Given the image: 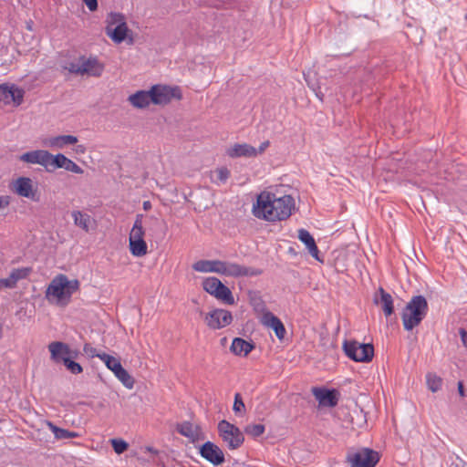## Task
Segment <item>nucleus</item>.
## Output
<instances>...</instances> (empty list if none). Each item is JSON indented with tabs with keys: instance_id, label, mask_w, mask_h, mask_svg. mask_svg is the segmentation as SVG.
Segmentation results:
<instances>
[{
	"instance_id": "nucleus-1",
	"label": "nucleus",
	"mask_w": 467,
	"mask_h": 467,
	"mask_svg": "<svg viewBox=\"0 0 467 467\" xmlns=\"http://www.w3.org/2000/svg\"><path fill=\"white\" fill-rule=\"evenodd\" d=\"M294 208L295 201L291 195L276 197L273 192H263L253 205V213L258 219L276 222L289 218Z\"/></svg>"
},
{
	"instance_id": "nucleus-32",
	"label": "nucleus",
	"mask_w": 467,
	"mask_h": 467,
	"mask_svg": "<svg viewBox=\"0 0 467 467\" xmlns=\"http://www.w3.org/2000/svg\"><path fill=\"white\" fill-rule=\"evenodd\" d=\"M114 375L127 389H131L134 387V379L122 365L114 371Z\"/></svg>"
},
{
	"instance_id": "nucleus-25",
	"label": "nucleus",
	"mask_w": 467,
	"mask_h": 467,
	"mask_svg": "<svg viewBox=\"0 0 467 467\" xmlns=\"http://www.w3.org/2000/svg\"><path fill=\"white\" fill-rule=\"evenodd\" d=\"M71 215L74 219V223L78 227L81 228L85 232H88L90 230L93 220L89 214L80 211H73Z\"/></svg>"
},
{
	"instance_id": "nucleus-23",
	"label": "nucleus",
	"mask_w": 467,
	"mask_h": 467,
	"mask_svg": "<svg viewBox=\"0 0 467 467\" xmlns=\"http://www.w3.org/2000/svg\"><path fill=\"white\" fill-rule=\"evenodd\" d=\"M16 192L19 196L33 199L35 193L33 192V184L30 178L20 177L15 183Z\"/></svg>"
},
{
	"instance_id": "nucleus-13",
	"label": "nucleus",
	"mask_w": 467,
	"mask_h": 467,
	"mask_svg": "<svg viewBox=\"0 0 467 467\" xmlns=\"http://www.w3.org/2000/svg\"><path fill=\"white\" fill-rule=\"evenodd\" d=\"M24 99V90L15 85L8 86L6 84L0 85V104L9 105L13 103L19 106Z\"/></svg>"
},
{
	"instance_id": "nucleus-28",
	"label": "nucleus",
	"mask_w": 467,
	"mask_h": 467,
	"mask_svg": "<svg viewBox=\"0 0 467 467\" xmlns=\"http://www.w3.org/2000/svg\"><path fill=\"white\" fill-rule=\"evenodd\" d=\"M217 286L218 288L214 295V297L227 305H234L235 301L231 290L222 282H220L219 285H217Z\"/></svg>"
},
{
	"instance_id": "nucleus-51",
	"label": "nucleus",
	"mask_w": 467,
	"mask_h": 467,
	"mask_svg": "<svg viewBox=\"0 0 467 467\" xmlns=\"http://www.w3.org/2000/svg\"><path fill=\"white\" fill-rule=\"evenodd\" d=\"M162 224H163L162 223L159 222L158 220H155V225L157 227L161 226Z\"/></svg>"
},
{
	"instance_id": "nucleus-48",
	"label": "nucleus",
	"mask_w": 467,
	"mask_h": 467,
	"mask_svg": "<svg viewBox=\"0 0 467 467\" xmlns=\"http://www.w3.org/2000/svg\"><path fill=\"white\" fill-rule=\"evenodd\" d=\"M458 391H459V394L463 397L464 396V389H463V384L462 381H459L458 382Z\"/></svg>"
},
{
	"instance_id": "nucleus-46",
	"label": "nucleus",
	"mask_w": 467,
	"mask_h": 467,
	"mask_svg": "<svg viewBox=\"0 0 467 467\" xmlns=\"http://www.w3.org/2000/svg\"><path fill=\"white\" fill-rule=\"evenodd\" d=\"M97 357L99 359H101L104 363H106L107 361H109V359L113 358V356H110V355L106 354V353H99Z\"/></svg>"
},
{
	"instance_id": "nucleus-39",
	"label": "nucleus",
	"mask_w": 467,
	"mask_h": 467,
	"mask_svg": "<svg viewBox=\"0 0 467 467\" xmlns=\"http://www.w3.org/2000/svg\"><path fill=\"white\" fill-rule=\"evenodd\" d=\"M111 445L114 451L118 454L123 453L129 447V444L121 439L111 440Z\"/></svg>"
},
{
	"instance_id": "nucleus-15",
	"label": "nucleus",
	"mask_w": 467,
	"mask_h": 467,
	"mask_svg": "<svg viewBox=\"0 0 467 467\" xmlns=\"http://www.w3.org/2000/svg\"><path fill=\"white\" fill-rule=\"evenodd\" d=\"M312 393L321 407H335L338 402V392L335 389L315 387Z\"/></svg>"
},
{
	"instance_id": "nucleus-44",
	"label": "nucleus",
	"mask_w": 467,
	"mask_h": 467,
	"mask_svg": "<svg viewBox=\"0 0 467 467\" xmlns=\"http://www.w3.org/2000/svg\"><path fill=\"white\" fill-rule=\"evenodd\" d=\"M83 2L90 11L98 9V0H83Z\"/></svg>"
},
{
	"instance_id": "nucleus-30",
	"label": "nucleus",
	"mask_w": 467,
	"mask_h": 467,
	"mask_svg": "<svg viewBox=\"0 0 467 467\" xmlns=\"http://www.w3.org/2000/svg\"><path fill=\"white\" fill-rule=\"evenodd\" d=\"M130 254L136 257H141L148 252V246L144 239L129 241Z\"/></svg>"
},
{
	"instance_id": "nucleus-26",
	"label": "nucleus",
	"mask_w": 467,
	"mask_h": 467,
	"mask_svg": "<svg viewBox=\"0 0 467 467\" xmlns=\"http://www.w3.org/2000/svg\"><path fill=\"white\" fill-rule=\"evenodd\" d=\"M231 171L228 168L222 166L216 168L211 175V181L217 186H221L226 183L230 178Z\"/></svg>"
},
{
	"instance_id": "nucleus-14",
	"label": "nucleus",
	"mask_w": 467,
	"mask_h": 467,
	"mask_svg": "<svg viewBox=\"0 0 467 467\" xmlns=\"http://www.w3.org/2000/svg\"><path fill=\"white\" fill-rule=\"evenodd\" d=\"M52 154L45 150H36L31 151H26L23 153L19 159L22 161L30 164H39L44 166L47 171H51L50 170V161H51Z\"/></svg>"
},
{
	"instance_id": "nucleus-33",
	"label": "nucleus",
	"mask_w": 467,
	"mask_h": 467,
	"mask_svg": "<svg viewBox=\"0 0 467 467\" xmlns=\"http://www.w3.org/2000/svg\"><path fill=\"white\" fill-rule=\"evenodd\" d=\"M177 431L181 435L192 439V441H194L198 436L196 428H194L190 421H183L179 424Z\"/></svg>"
},
{
	"instance_id": "nucleus-3",
	"label": "nucleus",
	"mask_w": 467,
	"mask_h": 467,
	"mask_svg": "<svg viewBox=\"0 0 467 467\" xmlns=\"http://www.w3.org/2000/svg\"><path fill=\"white\" fill-rule=\"evenodd\" d=\"M78 288L79 282L77 279L69 280L65 275H58L47 286L46 297L49 301L53 297L57 304L66 306Z\"/></svg>"
},
{
	"instance_id": "nucleus-40",
	"label": "nucleus",
	"mask_w": 467,
	"mask_h": 467,
	"mask_svg": "<svg viewBox=\"0 0 467 467\" xmlns=\"http://www.w3.org/2000/svg\"><path fill=\"white\" fill-rule=\"evenodd\" d=\"M233 410L236 414L242 413L245 410V406L240 393H235L234 395Z\"/></svg>"
},
{
	"instance_id": "nucleus-24",
	"label": "nucleus",
	"mask_w": 467,
	"mask_h": 467,
	"mask_svg": "<svg viewBox=\"0 0 467 467\" xmlns=\"http://www.w3.org/2000/svg\"><path fill=\"white\" fill-rule=\"evenodd\" d=\"M130 104L137 109H144L151 103L150 90H139L129 97Z\"/></svg>"
},
{
	"instance_id": "nucleus-42",
	"label": "nucleus",
	"mask_w": 467,
	"mask_h": 467,
	"mask_svg": "<svg viewBox=\"0 0 467 467\" xmlns=\"http://www.w3.org/2000/svg\"><path fill=\"white\" fill-rule=\"evenodd\" d=\"M15 281L12 279L11 275L7 278H1L0 279V286L2 287H7V288H13L16 286Z\"/></svg>"
},
{
	"instance_id": "nucleus-6",
	"label": "nucleus",
	"mask_w": 467,
	"mask_h": 467,
	"mask_svg": "<svg viewBox=\"0 0 467 467\" xmlns=\"http://www.w3.org/2000/svg\"><path fill=\"white\" fill-rule=\"evenodd\" d=\"M343 350L348 358L356 362H369L374 357V347L370 343L345 340Z\"/></svg>"
},
{
	"instance_id": "nucleus-52",
	"label": "nucleus",
	"mask_w": 467,
	"mask_h": 467,
	"mask_svg": "<svg viewBox=\"0 0 467 467\" xmlns=\"http://www.w3.org/2000/svg\"><path fill=\"white\" fill-rule=\"evenodd\" d=\"M3 337V327L2 325H0V338Z\"/></svg>"
},
{
	"instance_id": "nucleus-11",
	"label": "nucleus",
	"mask_w": 467,
	"mask_h": 467,
	"mask_svg": "<svg viewBox=\"0 0 467 467\" xmlns=\"http://www.w3.org/2000/svg\"><path fill=\"white\" fill-rule=\"evenodd\" d=\"M199 454L213 466H218L225 461L223 450L210 441L204 442L199 447Z\"/></svg>"
},
{
	"instance_id": "nucleus-16",
	"label": "nucleus",
	"mask_w": 467,
	"mask_h": 467,
	"mask_svg": "<svg viewBox=\"0 0 467 467\" xmlns=\"http://www.w3.org/2000/svg\"><path fill=\"white\" fill-rule=\"evenodd\" d=\"M48 349L52 359L57 363H64L65 358H75L78 355L77 351L71 350L67 344L59 341L50 343Z\"/></svg>"
},
{
	"instance_id": "nucleus-38",
	"label": "nucleus",
	"mask_w": 467,
	"mask_h": 467,
	"mask_svg": "<svg viewBox=\"0 0 467 467\" xmlns=\"http://www.w3.org/2000/svg\"><path fill=\"white\" fill-rule=\"evenodd\" d=\"M63 364L72 374L77 375L83 371L81 365L74 361L72 358H65V362Z\"/></svg>"
},
{
	"instance_id": "nucleus-34",
	"label": "nucleus",
	"mask_w": 467,
	"mask_h": 467,
	"mask_svg": "<svg viewBox=\"0 0 467 467\" xmlns=\"http://www.w3.org/2000/svg\"><path fill=\"white\" fill-rule=\"evenodd\" d=\"M220 282L221 281L217 277H206L202 282V288L205 292L214 296L218 288L217 285H219Z\"/></svg>"
},
{
	"instance_id": "nucleus-47",
	"label": "nucleus",
	"mask_w": 467,
	"mask_h": 467,
	"mask_svg": "<svg viewBox=\"0 0 467 467\" xmlns=\"http://www.w3.org/2000/svg\"><path fill=\"white\" fill-rule=\"evenodd\" d=\"M269 146V141L268 140H265L264 142L261 143V145L259 146L257 150V154H260L262 152H264L265 150V149Z\"/></svg>"
},
{
	"instance_id": "nucleus-18",
	"label": "nucleus",
	"mask_w": 467,
	"mask_h": 467,
	"mask_svg": "<svg viewBox=\"0 0 467 467\" xmlns=\"http://www.w3.org/2000/svg\"><path fill=\"white\" fill-rule=\"evenodd\" d=\"M261 322L264 326L270 327L274 330L278 339H283L285 335V327L280 318L275 316L272 312L267 311L263 314Z\"/></svg>"
},
{
	"instance_id": "nucleus-43",
	"label": "nucleus",
	"mask_w": 467,
	"mask_h": 467,
	"mask_svg": "<svg viewBox=\"0 0 467 467\" xmlns=\"http://www.w3.org/2000/svg\"><path fill=\"white\" fill-rule=\"evenodd\" d=\"M83 350L90 358L97 357L99 354L97 349L95 348H93L92 346H90L89 344H85Z\"/></svg>"
},
{
	"instance_id": "nucleus-36",
	"label": "nucleus",
	"mask_w": 467,
	"mask_h": 467,
	"mask_svg": "<svg viewBox=\"0 0 467 467\" xmlns=\"http://www.w3.org/2000/svg\"><path fill=\"white\" fill-rule=\"evenodd\" d=\"M265 428L263 424H248L244 428V432L253 438H257L265 432Z\"/></svg>"
},
{
	"instance_id": "nucleus-17",
	"label": "nucleus",
	"mask_w": 467,
	"mask_h": 467,
	"mask_svg": "<svg viewBox=\"0 0 467 467\" xmlns=\"http://www.w3.org/2000/svg\"><path fill=\"white\" fill-rule=\"evenodd\" d=\"M50 170L51 171L56 169H65L66 171L74 172L76 174H82L83 170L80 166L75 163L72 160L67 158L62 153H57V155L51 157L50 161Z\"/></svg>"
},
{
	"instance_id": "nucleus-8",
	"label": "nucleus",
	"mask_w": 467,
	"mask_h": 467,
	"mask_svg": "<svg viewBox=\"0 0 467 467\" xmlns=\"http://www.w3.org/2000/svg\"><path fill=\"white\" fill-rule=\"evenodd\" d=\"M103 69L104 67L94 57L88 58L80 57L78 62H73L69 65L70 72L80 75L88 74L92 77H100Z\"/></svg>"
},
{
	"instance_id": "nucleus-2",
	"label": "nucleus",
	"mask_w": 467,
	"mask_h": 467,
	"mask_svg": "<svg viewBox=\"0 0 467 467\" xmlns=\"http://www.w3.org/2000/svg\"><path fill=\"white\" fill-rule=\"evenodd\" d=\"M192 268L200 273H217L232 277L256 276L262 274L257 268L220 260H199L192 265Z\"/></svg>"
},
{
	"instance_id": "nucleus-31",
	"label": "nucleus",
	"mask_w": 467,
	"mask_h": 467,
	"mask_svg": "<svg viewBox=\"0 0 467 467\" xmlns=\"http://www.w3.org/2000/svg\"><path fill=\"white\" fill-rule=\"evenodd\" d=\"M47 425L49 427V430L54 434L55 438L57 440H67V439L77 438L79 436L78 432L70 431L66 429H62L60 427L56 426L52 422H48Z\"/></svg>"
},
{
	"instance_id": "nucleus-35",
	"label": "nucleus",
	"mask_w": 467,
	"mask_h": 467,
	"mask_svg": "<svg viewBox=\"0 0 467 467\" xmlns=\"http://www.w3.org/2000/svg\"><path fill=\"white\" fill-rule=\"evenodd\" d=\"M427 386L432 392L438 391L441 388L442 380L435 374L429 373L426 376Z\"/></svg>"
},
{
	"instance_id": "nucleus-37",
	"label": "nucleus",
	"mask_w": 467,
	"mask_h": 467,
	"mask_svg": "<svg viewBox=\"0 0 467 467\" xmlns=\"http://www.w3.org/2000/svg\"><path fill=\"white\" fill-rule=\"evenodd\" d=\"M30 272L31 269L28 267L16 268L12 270L10 275L16 284L19 280L26 278Z\"/></svg>"
},
{
	"instance_id": "nucleus-5",
	"label": "nucleus",
	"mask_w": 467,
	"mask_h": 467,
	"mask_svg": "<svg viewBox=\"0 0 467 467\" xmlns=\"http://www.w3.org/2000/svg\"><path fill=\"white\" fill-rule=\"evenodd\" d=\"M217 429L219 437L229 450H237L243 445L244 441V433L234 424L226 420H222L218 422Z\"/></svg>"
},
{
	"instance_id": "nucleus-20",
	"label": "nucleus",
	"mask_w": 467,
	"mask_h": 467,
	"mask_svg": "<svg viewBox=\"0 0 467 467\" xmlns=\"http://www.w3.org/2000/svg\"><path fill=\"white\" fill-rule=\"evenodd\" d=\"M298 239L306 245L308 250V253L314 257L316 260L322 262L323 260L319 257V250L316 244V241L312 234L306 229L300 228L298 230Z\"/></svg>"
},
{
	"instance_id": "nucleus-27",
	"label": "nucleus",
	"mask_w": 467,
	"mask_h": 467,
	"mask_svg": "<svg viewBox=\"0 0 467 467\" xmlns=\"http://www.w3.org/2000/svg\"><path fill=\"white\" fill-rule=\"evenodd\" d=\"M142 219V214H137L135 222L130 233L129 241H133L135 239H144L145 231L143 229Z\"/></svg>"
},
{
	"instance_id": "nucleus-49",
	"label": "nucleus",
	"mask_w": 467,
	"mask_h": 467,
	"mask_svg": "<svg viewBox=\"0 0 467 467\" xmlns=\"http://www.w3.org/2000/svg\"><path fill=\"white\" fill-rule=\"evenodd\" d=\"M8 204V201L5 197L0 196V209Z\"/></svg>"
},
{
	"instance_id": "nucleus-21",
	"label": "nucleus",
	"mask_w": 467,
	"mask_h": 467,
	"mask_svg": "<svg viewBox=\"0 0 467 467\" xmlns=\"http://www.w3.org/2000/svg\"><path fill=\"white\" fill-rule=\"evenodd\" d=\"M226 153L231 158L255 157L257 150L247 143L234 144L227 149Z\"/></svg>"
},
{
	"instance_id": "nucleus-45",
	"label": "nucleus",
	"mask_w": 467,
	"mask_h": 467,
	"mask_svg": "<svg viewBox=\"0 0 467 467\" xmlns=\"http://www.w3.org/2000/svg\"><path fill=\"white\" fill-rule=\"evenodd\" d=\"M459 334L462 342V345L467 348V331L464 328H460Z\"/></svg>"
},
{
	"instance_id": "nucleus-4",
	"label": "nucleus",
	"mask_w": 467,
	"mask_h": 467,
	"mask_svg": "<svg viewBox=\"0 0 467 467\" xmlns=\"http://www.w3.org/2000/svg\"><path fill=\"white\" fill-rule=\"evenodd\" d=\"M428 309V302L423 296H412L401 312L404 329L411 331L418 327L427 316Z\"/></svg>"
},
{
	"instance_id": "nucleus-22",
	"label": "nucleus",
	"mask_w": 467,
	"mask_h": 467,
	"mask_svg": "<svg viewBox=\"0 0 467 467\" xmlns=\"http://www.w3.org/2000/svg\"><path fill=\"white\" fill-rule=\"evenodd\" d=\"M254 348L253 342L246 341L242 337L234 338L230 347L231 351L237 356H247Z\"/></svg>"
},
{
	"instance_id": "nucleus-50",
	"label": "nucleus",
	"mask_w": 467,
	"mask_h": 467,
	"mask_svg": "<svg viewBox=\"0 0 467 467\" xmlns=\"http://www.w3.org/2000/svg\"><path fill=\"white\" fill-rule=\"evenodd\" d=\"M150 207H151L150 202L146 201V202H143V208H144V210H148V209H150Z\"/></svg>"
},
{
	"instance_id": "nucleus-12",
	"label": "nucleus",
	"mask_w": 467,
	"mask_h": 467,
	"mask_svg": "<svg viewBox=\"0 0 467 467\" xmlns=\"http://www.w3.org/2000/svg\"><path fill=\"white\" fill-rule=\"evenodd\" d=\"M379 459L378 452L370 449H364L348 457L351 467H375Z\"/></svg>"
},
{
	"instance_id": "nucleus-41",
	"label": "nucleus",
	"mask_w": 467,
	"mask_h": 467,
	"mask_svg": "<svg viewBox=\"0 0 467 467\" xmlns=\"http://www.w3.org/2000/svg\"><path fill=\"white\" fill-rule=\"evenodd\" d=\"M106 367L111 370L113 373L114 371L119 367L121 366V363L120 361L116 358L115 357L111 358L110 359H109V361H107L105 363Z\"/></svg>"
},
{
	"instance_id": "nucleus-9",
	"label": "nucleus",
	"mask_w": 467,
	"mask_h": 467,
	"mask_svg": "<svg viewBox=\"0 0 467 467\" xmlns=\"http://www.w3.org/2000/svg\"><path fill=\"white\" fill-rule=\"evenodd\" d=\"M151 103L154 105H166L172 99H181L182 92L179 87L167 85H154L150 89Z\"/></svg>"
},
{
	"instance_id": "nucleus-29",
	"label": "nucleus",
	"mask_w": 467,
	"mask_h": 467,
	"mask_svg": "<svg viewBox=\"0 0 467 467\" xmlns=\"http://www.w3.org/2000/svg\"><path fill=\"white\" fill-rule=\"evenodd\" d=\"M380 304L386 317H389L394 312L393 299L390 294L387 293L382 287L379 288Z\"/></svg>"
},
{
	"instance_id": "nucleus-10",
	"label": "nucleus",
	"mask_w": 467,
	"mask_h": 467,
	"mask_svg": "<svg viewBox=\"0 0 467 467\" xmlns=\"http://www.w3.org/2000/svg\"><path fill=\"white\" fill-rule=\"evenodd\" d=\"M232 321V313L221 308L210 311L205 317L206 325L213 330L223 328L230 325Z\"/></svg>"
},
{
	"instance_id": "nucleus-19",
	"label": "nucleus",
	"mask_w": 467,
	"mask_h": 467,
	"mask_svg": "<svg viewBox=\"0 0 467 467\" xmlns=\"http://www.w3.org/2000/svg\"><path fill=\"white\" fill-rule=\"evenodd\" d=\"M78 142V137L73 135H58L55 137H49L45 139L43 141L44 146L61 150L67 145H73Z\"/></svg>"
},
{
	"instance_id": "nucleus-7",
	"label": "nucleus",
	"mask_w": 467,
	"mask_h": 467,
	"mask_svg": "<svg viewBox=\"0 0 467 467\" xmlns=\"http://www.w3.org/2000/svg\"><path fill=\"white\" fill-rule=\"evenodd\" d=\"M128 26L123 15L119 13H110L107 18L105 27L106 35L117 44L123 42L127 36Z\"/></svg>"
}]
</instances>
